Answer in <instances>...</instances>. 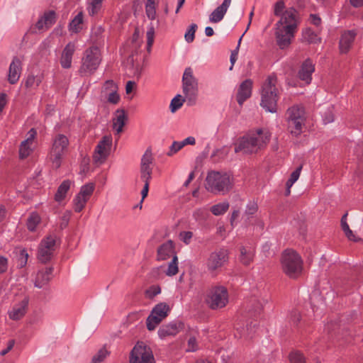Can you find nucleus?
<instances>
[{
    "label": "nucleus",
    "instance_id": "nucleus-1",
    "mask_svg": "<svg viewBox=\"0 0 363 363\" xmlns=\"http://www.w3.org/2000/svg\"><path fill=\"white\" fill-rule=\"evenodd\" d=\"M270 138L271 133L269 131L258 128L242 137L235 147V152H242L247 155L257 153L266 147Z\"/></svg>",
    "mask_w": 363,
    "mask_h": 363
},
{
    "label": "nucleus",
    "instance_id": "nucleus-2",
    "mask_svg": "<svg viewBox=\"0 0 363 363\" xmlns=\"http://www.w3.org/2000/svg\"><path fill=\"white\" fill-rule=\"evenodd\" d=\"M277 77L269 76L262 86L260 106L267 111L276 113L279 92L276 86Z\"/></svg>",
    "mask_w": 363,
    "mask_h": 363
},
{
    "label": "nucleus",
    "instance_id": "nucleus-3",
    "mask_svg": "<svg viewBox=\"0 0 363 363\" xmlns=\"http://www.w3.org/2000/svg\"><path fill=\"white\" fill-rule=\"evenodd\" d=\"M102 60L101 52L97 46H91L86 49L81 60L79 74L82 77L92 75L99 67Z\"/></svg>",
    "mask_w": 363,
    "mask_h": 363
},
{
    "label": "nucleus",
    "instance_id": "nucleus-4",
    "mask_svg": "<svg viewBox=\"0 0 363 363\" xmlns=\"http://www.w3.org/2000/svg\"><path fill=\"white\" fill-rule=\"evenodd\" d=\"M281 264L283 272L291 279H296L301 274L303 260L293 250L287 249L283 252Z\"/></svg>",
    "mask_w": 363,
    "mask_h": 363
},
{
    "label": "nucleus",
    "instance_id": "nucleus-5",
    "mask_svg": "<svg viewBox=\"0 0 363 363\" xmlns=\"http://www.w3.org/2000/svg\"><path fill=\"white\" fill-rule=\"evenodd\" d=\"M232 187L230 176L219 172H209L206 177V188L213 193H225Z\"/></svg>",
    "mask_w": 363,
    "mask_h": 363
},
{
    "label": "nucleus",
    "instance_id": "nucleus-6",
    "mask_svg": "<svg viewBox=\"0 0 363 363\" xmlns=\"http://www.w3.org/2000/svg\"><path fill=\"white\" fill-rule=\"evenodd\" d=\"M288 130L294 135H300L305 125V109L301 105H294L286 111Z\"/></svg>",
    "mask_w": 363,
    "mask_h": 363
},
{
    "label": "nucleus",
    "instance_id": "nucleus-7",
    "mask_svg": "<svg viewBox=\"0 0 363 363\" xmlns=\"http://www.w3.org/2000/svg\"><path fill=\"white\" fill-rule=\"evenodd\" d=\"M229 262V251L220 247L211 252L205 262L207 271L213 275L218 274Z\"/></svg>",
    "mask_w": 363,
    "mask_h": 363
},
{
    "label": "nucleus",
    "instance_id": "nucleus-8",
    "mask_svg": "<svg viewBox=\"0 0 363 363\" xmlns=\"http://www.w3.org/2000/svg\"><path fill=\"white\" fill-rule=\"evenodd\" d=\"M69 144V139L64 134H57L52 138L49 157L55 168L60 167L62 157L67 150Z\"/></svg>",
    "mask_w": 363,
    "mask_h": 363
},
{
    "label": "nucleus",
    "instance_id": "nucleus-9",
    "mask_svg": "<svg viewBox=\"0 0 363 363\" xmlns=\"http://www.w3.org/2000/svg\"><path fill=\"white\" fill-rule=\"evenodd\" d=\"M206 303L212 310L224 308L228 303V291L220 285L212 286L208 291Z\"/></svg>",
    "mask_w": 363,
    "mask_h": 363
},
{
    "label": "nucleus",
    "instance_id": "nucleus-10",
    "mask_svg": "<svg viewBox=\"0 0 363 363\" xmlns=\"http://www.w3.org/2000/svg\"><path fill=\"white\" fill-rule=\"evenodd\" d=\"M182 89L188 105H194L198 94V83L193 75V70L191 67H186L184 70L182 77Z\"/></svg>",
    "mask_w": 363,
    "mask_h": 363
},
{
    "label": "nucleus",
    "instance_id": "nucleus-11",
    "mask_svg": "<svg viewBox=\"0 0 363 363\" xmlns=\"http://www.w3.org/2000/svg\"><path fill=\"white\" fill-rule=\"evenodd\" d=\"M57 236L50 234L44 238L38 248L37 258L43 264L50 262L53 257L56 248Z\"/></svg>",
    "mask_w": 363,
    "mask_h": 363
},
{
    "label": "nucleus",
    "instance_id": "nucleus-12",
    "mask_svg": "<svg viewBox=\"0 0 363 363\" xmlns=\"http://www.w3.org/2000/svg\"><path fill=\"white\" fill-rule=\"evenodd\" d=\"M151 348L144 342H138L131 351L130 363H155Z\"/></svg>",
    "mask_w": 363,
    "mask_h": 363
},
{
    "label": "nucleus",
    "instance_id": "nucleus-13",
    "mask_svg": "<svg viewBox=\"0 0 363 363\" xmlns=\"http://www.w3.org/2000/svg\"><path fill=\"white\" fill-rule=\"evenodd\" d=\"M170 308L166 303L157 304L152 310L146 320L148 330H154L156 327L168 315Z\"/></svg>",
    "mask_w": 363,
    "mask_h": 363
},
{
    "label": "nucleus",
    "instance_id": "nucleus-14",
    "mask_svg": "<svg viewBox=\"0 0 363 363\" xmlns=\"http://www.w3.org/2000/svg\"><path fill=\"white\" fill-rule=\"evenodd\" d=\"M112 145V137L111 135H105L99 142L96 145L93 160L96 164L104 163L108 157Z\"/></svg>",
    "mask_w": 363,
    "mask_h": 363
},
{
    "label": "nucleus",
    "instance_id": "nucleus-15",
    "mask_svg": "<svg viewBox=\"0 0 363 363\" xmlns=\"http://www.w3.org/2000/svg\"><path fill=\"white\" fill-rule=\"evenodd\" d=\"M280 19L276 23V26H283L289 30H297L298 25V12L294 7L285 10L280 16Z\"/></svg>",
    "mask_w": 363,
    "mask_h": 363
},
{
    "label": "nucleus",
    "instance_id": "nucleus-16",
    "mask_svg": "<svg viewBox=\"0 0 363 363\" xmlns=\"http://www.w3.org/2000/svg\"><path fill=\"white\" fill-rule=\"evenodd\" d=\"M356 30H344L339 40V51L342 55L347 54L353 46L354 40L357 37Z\"/></svg>",
    "mask_w": 363,
    "mask_h": 363
},
{
    "label": "nucleus",
    "instance_id": "nucleus-17",
    "mask_svg": "<svg viewBox=\"0 0 363 363\" xmlns=\"http://www.w3.org/2000/svg\"><path fill=\"white\" fill-rule=\"evenodd\" d=\"M296 32V30H289L283 26H276L275 35L278 46L281 49L288 47L291 44Z\"/></svg>",
    "mask_w": 363,
    "mask_h": 363
},
{
    "label": "nucleus",
    "instance_id": "nucleus-18",
    "mask_svg": "<svg viewBox=\"0 0 363 363\" xmlns=\"http://www.w3.org/2000/svg\"><path fill=\"white\" fill-rule=\"evenodd\" d=\"M184 323L180 320H174L167 324L162 325L158 330L157 333L161 339L167 337L175 336L183 328Z\"/></svg>",
    "mask_w": 363,
    "mask_h": 363
},
{
    "label": "nucleus",
    "instance_id": "nucleus-19",
    "mask_svg": "<svg viewBox=\"0 0 363 363\" xmlns=\"http://www.w3.org/2000/svg\"><path fill=\"white\" fill-rule=\"evenodd\" d=\"M29 298L25 296L18 303L15 304L9 312L10 319L18 320L21 319L26 313L28 306Z\"/></svg>",
    "mask_w": 363,
    "mask_h": 363
},
{
    "label": "nucleus",
    "instance_id": "nucleus-20",
    "mask_svg": "<svg viewBox=\"0 0 363 363\" xmlns=\"http://www.w3.org/2000/svg\"><path fill=\"white\" fill-rule=\"evenodd\" d=\"M315 71V65L310 58L304 60L298 72V77L304 81L307 84H310L312 79V74Z\"/></svg>",
    "mask_w": 363,
    "mask_h": 363
},
{
    "label": "nucleus",
    "instance_id": "nucleus-21",
    "mask_svg": "<svg viewBox=\"0 0 363 363\" xmlns=\"http://www.w3.org/2000/svg\"><path fill=\"white\" fill-rule=\"evenodd\" d=\"M252 89V81L250 79L242 82L238 89L236 99L239 105L242 104L251 96Z\"/></svg>",
    "mask_w": 363,
    "mask_h": 363
},
{
    "label": "nucleus",
    "instance_id": "nucleus-22",
    "mask_svg": "<svg viewBox=\"0 0 363 363\" xmlns=\"http://www.w3.org/2000/svg\"><path fill=\"white\" fill-rule=\"evenodd\" d=\"M54 268L45 267L38 270L35 279L34 285L39 289L43 288L52 279Z\"/></svg>",
    "mask_w": 363,
    "mask_h": 363
},
{
    "label": "nucleus",
    "instance_id": "nucleus-23",
    "mask_svg": "<svg viewBox=\"0 0 363 363\" xmlns=\"http://www.w3.org/2000/svg\"><path fill=\"white\" fill-rule=\"evenodd\" d=\"M76 47L74 43L69 42L62 50L60 57V65L64 69H69L72 66V57Z\"/></svg>",
    "mask_w": 363,
    "mask_h": 363
},
{
    "label": "nucleus",
    "instance_id": "nucleus-24",
    "mask_svg": "<svg viewBox=\"0 0 363 363\" xmlns=\"http://www.w3.org/2000/svg\"><path fill=\"white\" fill-rule=\"evenodd\" d=\"M56 20L57 15L54 11H46L36 22L35 27L38 30H48L55 23Z\"/></svg>",
    "mask_w": 363,
    "mask_h": 363
},
{
    "label": "nucleus",
    "instance_id": "nucleus-25",
    "mask_svg": "<svg viewBox=\"0 0 363 363\" xmlns=\"http://www.w3.org/2000/svg\"><path fill=\"white\" fill-rule=\"evenodd\" d=\"M21 73V62L14 57L10 64L8 74V81L11 84H15L19 79Z\"/></svg>",
    "mask_w": 363,
    "mask_h": 363
},
{
    "label": "nucleus",
    "instance_id": "nucleus-26",
    "mask_svg": "<svg viewBox=\"0 0 363 363\" xmlns=\"http://www.w3.org/2000/svg\"><path fill=\"white\" fill-rule=\"evenodd\" d=\"M127 121L128 116L125 111L124 109H117L113 118V128L118 134L123 131V128Z\"/></svg>",
    "mask_w": 363,
    "mask_h": 363
},
{
    "label": "nucleus",
    "instance_id": "nucleus-27",
    "mask_svg": "<svg viewBox=\"0 0 363 363\" xmlns=\"http://www.w3.org/2000/svg\"><path fill=\"white\" fill-rule=\"evenodd\" d=\"M231 0H224L221 5L218 6L209 16V21L212 23H218L224 17Z\"/></svg>",
    "mask_w": 363,
    "mask_h": 363
},
{
    "label": "nucleus",
    "instance_id": "nucleus-28",
    "mask_svg": "<svg viewBox=\"0 0 363 363\" xmlns=\"http://www.w3.org/2000/svg\"><path fill=\"white\" fill-rule=\"evenodd\" d=\"M174 253V245L173 242L169 240L162 244L157 250V259L165 260Z\"/></svg>",
    "mask_w": 363,
    "mask_h": 363
},
{
    "label": "nucleus",
    "instance_id": "nucleus-29",
    "mask_svg": "<svg viewBox=\"0 0 363 363\" xmlns=\"http://www.w3.org/2000/svg\"><path fill=\"white\" fill-rule=\"evenodd\" d=\"M240 261L244 265H249L253 260L254 257V250L252 247H246L242 246L240 249Z\"/></svg>",
    "mask_w": 363,
    "mask_h": 363
},
{
    "label": "nucleus",
    "instance_id": "nucleus-30",
    "mask_svg": "<svg viewBox=\"0 0 363 363\" xmlns=\"http://www.w3.org/2000/svg\"><path fill=\"white\" fill-rule=\"evenodd\" d=\"M71 181L69 179L64 180L57 188L55 194V200L57 202H61L66 197L67 193L70 189Z\"/></svg>",
    "mask_w": 363,
    "mask_h": 363
},
{
    "label": "nucleus",
    "instance_id": "nucleus-31",
    "mask_svg": "<svg viewBox=\"0 0 363 363\" xmlns=\"http://www.w3.org/2000/svg\"><path fill=\"white\" fill-rule=\"evenodd\" d=\"M104 1V0H87V11L89 16H94L100 12Z\"/></svg>",
    "mask_w": 363,
    "mask_h": 363
},
{
    "label": "nucleus",
    "instance_id": "nucleus-32",
    "mask_svg": "<svg viewBox=\"0 0 363 363\" xmlns=\"http://www.w3.org/2000/svg\"><path fill=\"white\" fill-rule=\"evenodd\" d=\"M41 221L40 216L36 212H32L27 218L26 226L29 231L34 232Z\"/></svg>",
    "mask_w": 363,
    "mask_h": 363
},
{
    "label": "nucleus",
    "instance_id": "nucleus-33",
    "mask_svg": "<svg viewBox=\"0 0 363 363\" xmlns=\"http://www.w3.org/2000/svg\"><path fill=\"white\" fill-rule=\"evenodd\" d=\"M83 13L79 12L69 23V29L74 33H79L82 29Z\"/></svg>",
    "mask_w": 363,
    "mask_h": 363
},
{
    "label": "nucleus",
    "instance_id": "nucleus-34",
    "mask_svg": "<svg viewBox=\"0 0 363 363\" xmlns=\"http://www.w3.org/2000/svg\"><path fill=\"white\" fill-rule=\"evenodd\" d=\"M89 199L84 198V196H81L77 194L73 200L74 211L77 213L81 212L85 207Z\"/></svg>",
    "mask_w": 363,
    "mask_h": 363
},
{
    "label": "nucleus",
    "instance_id": "nucleus-35",
    "mask_svg": "<svg viewBox=\"0 0 363 363\" xmlns=\"http://www.w3.org/2000/svg\"><path fill=\"white\" fill-rule=\"evenodd\" d=\"M303 36L310 43H316L320 41V38L311 28H307L303 31Z\"/></svg>",
    "mask_w": 363,
    "mask_h": 363
},
{
    "label": "nucleus",
    "instance_id": "nucleus-36",
    "mask_svg": "<svg viewBox=\"0 0 363 363\" xmlns=\"http://www.w3.org/2000/svg\"><path fill=\"white\" fill-rule=\"evenodd\" d=\"M145 13L149 19H155L156 8L155 0H147L145 3Z\"/></svg>",
    "mask_w": 363,
    "mask_h": 363
},
{
    "label": "nucleus",
    "instance_id": "nucleus-37",
    "mask_svg": "<svg viewBox=\"0 0 363 363\" xmlns=\"http://www.w3.org/2000/svg\"><path fill=\"white\" fill-rule=\"evenodd\" d=\"M228 208L229 203L228 202H223L211 206V211L215 216H220L224 214L228 210Z\"/></svg>",
    "mask_w": 363,
    "mask_h": 363
},
{
    "label": "nucleus",
    "instance_id": "nucleus-38",
    "mask_svg": "<svg viewBox=\"0 0 363 363\" xmlns=\"http://www.w3.org/2000/svg\"><path fill=\"white\" fill-rule=\"evenodd\" d=\"M41 77H35L33 74H29L25 81V86L26 88L38 87L41 83Z\"/></svg>",
    "mask_w": 363,
    "mask_h": 363
},
{
    "label": "nucleus",
    "instance_id": "nucleus-39",
    "mask_svg": "<svg viewBox=\"0 0 363 363\" xmlns=\"http://www.w3.org/2000/svg\"><path fill=\"white\" fill-rule=\"evenodd\" d=\"M147 37V50L150 52L152 46L155 39V27L152 23H151L148 27V30L146 33Z\"/></svg>",
    "mask_w": 363,
    "mask_h": 363
},
{
    "label": "nucleus",
    "instance_id": "nucleus-40",
    "mask_svg": "<svg viewBox=\"0 0 363 363\" xmlns=\"http://www.w3.org/2000/svg\"><path fill=\"white\" fill-rule=\"evenodd\" d=\"M94 190V184L92 183H89L83 185L78 194L81 196H84V198L89 199L91 196L92 195Z\"/></svg>",
    "mask_w": 363,
    "mask_h": 363
},
{
    "label": "nucleus",
    "instance_id": "nucleus-41",
    "mask_svg": "<svg viewBox=\"0 0 363 363\" xmlns=\"http://www.w3.org/2000/svg\"><path fill=\"white\" fill-rule=\"evenodd\" d=\"M140 173L143 182H150L152 179V167L140 165Z\"/></svg>",
    "mask_w": 363,
    "mask_h": 363
},
{
    "label": "nucleus",
    "instance_id": "nucleus-42",
    "mask_svg": "<svg viewBox=\"0 0 363 363\" xmlns=\"http://www.w3.org/2000/svg\"><path fill=\"white\" fill-rule=\"evenodd\" d=\"M178 272V258L176 254L174 255L172 260L169 262L168 265L167 270L166 271V274L167 276H174Z\"/></svg>",
    "mask_w": 363,
    "mask_h": 363
},
{
    "label": "nucleus",
    "instance_id": "nucleus-43",
    "mask_svg": "<svg viewBox=\"0 0 363 363\" xmlns=\"http://www.w3.org/2000/svg\"><path fill=\"white\" fill-rule=\"evenodd\" d=\"M28 257H29V255L26 249H21L19 250L18 257H17V263H18V267L19 268H23L26 265Z\"/></svg>",
    "mask_w": 363,
    "mask_h": 363
},
{
    "label": "nucleus",
    "instance_id": "nucleus-44",
    "mask_svg": "<svg viewBox=\"0 0 363 363\" xmlns=\"http://www.w3.org/2000/svg\"><path fill=\"white\" fill-rule=\"evenodd\" d=\"M29 143H28V140H23L19 148V156L20 158L24 159L27 157L31 152L32 149L30 147Z\"/></svg>",
    "mask_w": 363,
    "mask_h": 363
},
{
    "label": "nucleus",
    "instance_id": "nucleus-45",
    "mask_svg": "<svg viewBox=\"0 0 363 363\" xmlns=\"http://www.w3.org/2000/svg\"><path fill=\"white\" fill-rule=\"evenodd\" d=\"M257 210L258 206L257 203L253 201H250L246 206L244 216H246L247 219H250V218L257 213Z\"/></svg>",
    "mask_w": 363,
    "mask_h": 363
},
{
    "label": "nucleus",
    "instance_id": "nucleus-46",
    "mask_svg": "<svg viewBox=\"0 0 363 363\" xmlns=\"http://www.w3.org/2000/svg\"><path fill=\"white\" fill-rule=\"evenodd\" d=\"M186 100V99H182V96L178 94L171 101L170 104V109L172 112H175L177 109H179L182 105L183 103Z\"/></svg>",
    "mask_w": 363,
    "mask_h": 363
},
{
    "label": "nucleus",
    "instance_id": "nucleus-47",
    "mask_svg": "<svg viewBox=\"0 0 363 363\" xmlns=\"http://www.w3.org/2000/svg\"><path fill=\"white\" fill-rule=\"evenodd\" d=\"M109 352L105 348L99 350L92 357L91 363H101L106 358Z\"/></svg>",
    "mask_w": 363,
    "mask_h": 363
},
{
    "label": "nucleus",
    "instance_id": "nucleus-48",
    "mask_svg": "<svg viewBox=\"0 0 363 363\" xmlns=\"http://www.w3.org/2000/svg\"><path fill=\"white\" fill-rule=\"evenodd\" d=\"M153 157L151 150L150 148L147 149L145 152L144 155L142 157L140 165L141 166H149L151 167L152 164Z\"/></svg>",
    "mask_w": 363,
    "mask_h": 363
},
{
    "label": "nucleus",
    "instance_id": "nucleus-49",
    "mask_svg": "<svg viewBox=\"0 0 363 363\" xmlns=\"http://www.w3.org/2000/svg\"><path fill=\"white\" fill-rule=\"evenodd\" d=\"M196 29L197 25L196 23H192L190 26L189 29L186 32L184 35V38L187 43H191L194 41Z\"/></svg>",
    "mask_w": 363,
    "mask_h": 363
},
{
    "label": "nucleus",
    "instance_id": "nucleus-50",
    "mask_svg": "<svg viewBox=\"0 0 363 363\" xmlns=\"http://www.w3.org/2000/svg\"><path fill=\"white\" fill-rule=\"evenodd\" d=\"M289 360L291 363H304L305 358L302 353L299 352H292L289 354Z\"/></svg>",
    "mask_w": 363,
    "mask_h": 363
},
{
    "label": "nucleus",
    "instance_id": "nucleus-51",
    "mask_svg": "<svg viewBox=\"0 0 363 363\" xmlns=\"http://www.w3.org/2000/svg\"><path fill=\"white\" fill-rule=\"evenodd\" d=\"M161 293V288L157 285H153L146 290V296L149 298H153L155 296Z\"/></svg>",
    "mask_w": 363,
    "mask_h": 363
},
{
    "label": "nucleus",
    "instance_id": "nucleus-52",
    "mask_svg": "<svg viewBox=\"0 0 363 363\" xmlns=\"http://www.w3.org/2000/svg\"><path fill=\"white\" fill-rule=\"evenodd\" d=\"M230 148L228 147L224 146L220 149L216 150L211 157H218L219 159L225 158L229 153Z\"/></svg>",
    "mask_w": 363,
    "mask_h": 363
},
{
    "label": "nucleus",
    "instance_id": "nucleus-53",
    "mask_svg": "<svg viewBox=\"0 0 363 363\" xmlns=\"http://www.w3.org/2000/svg\"><path fill=\"white\" fill-rule=\"evenodd\" d=\"M340 326L337 322L331 321L328 323L325 326L324 330L328 334L333 336V333H335L336 330L339 329Z\"/></svg>",
    "mask_w": 363,
    "mask_h": 363
},
{
    "label": "nucleus",
    "instance_id": "nucleus-54",
    "mask_svg": "<svg viewBox=\"0 0 363 363\" xmlns=\"http://www.w3.org/2000/svg\"><path fill=\"white\" fill-rule=\"evenodd\" d=\"M285 8V3L283 0L278 1L274 4V14L276 16H281L282 13H284V9Z\"/></svg>",
    "mask_w": 363,
    "mask_h": 363
},
{
    "label": "nucleus",
    "instance_id": "nucleus-55",
    "mask_svg": "<svg viewBox=\"0 0 363 363\" xmlns=\"http://www.w3.org/2000/svg\"><path fill=\"white\" fill-rule=\"evenodd\" d=\"M193 237V233L191 231H182L179 234L180 240L186 245H189L191 242Z\"/></svg>",
    "mask_w": 363,
    "mask_h": 363
},
{
    "label": "nucleus",
    "instance_id": "nucleus-56",
    "mask_svg": "<svg viewBox=\"0 0 363 363\" xmlns=\"http://www.w3.org/2000/svg\"><path fill=\"white\" fill-rule=\"evenodd\" d=\"M198 350L197 340L195 337H190L187 342L186 352H195Z\"/></svg>",
    "mask_w": 363,
    "mask_h": 363
},
{
    "label": "nucleus",
    "instance_id": "nucleus-57",
    "mask_svg": "<svg viewBox=\"0 0 363 363\" xmlns=\"http://www.w3.org/2000/svg\"><path fill=\"white\" fill-rule=\"evenodd\" d=\"M241 40H242V37L240 38L236 48L231 52L230 59V63H231V66L230 67V70H231L233 69V65H234V64H235V61L237 60V56H238V54L239 48H240V45Z\"/></svg>",
    "mask_w": 363,
    "mask_h": 363
},
{
    "label": "nucleus",
    "instance_id": "nucleus-58",
    "mask_svg": "<svg viewBox=\"0 0 363 363\" xmlns=\"http://www.w3.org/2000/svg\"><path fill=\"white\" fill-rule=\"evenodd\" d=\"M184 146H182V142L174 141L170 146L169 152L167 153L168 156H172L179 150H180Z\"/></svg>",
    "mask_w": 363,
    "mask_h": 363
},
{
    "label": "nucleus",
    "instance_id": "nucleus-59",
    "mask_svg": "<svg viewBox=\"0 0 363 363\" xmlns=\"http://www.w3.org/2000/svg\"><path fill=\"white\" fill-rule=\"evenodd\" d=\"M289 320L294 325H297L301 320L300 313L296 310H293L289 315Z\"/></svg>",
    "mask_w": 363,
    "mask_h": 363
},
{
    "label": "nucleus",
    "instance_id": "nucleus-60",
    "mask_svg": "<svg viewBox=\"0 0 363 363\" xmlns=\"http://www.w3.org/2000/svg\"><path fill=\"white\" fill-rule=\"evenodd\" d=\"M309 21L311 24L316 27L320 26L322 23L321 18L319 16V15L315 13H311L309 15Z\"/></svg>",
    "mask_w": 363,
    "mask_h": 363
},
{
    "label": "nucleus",
    "instance_id": "nucleus-61",
    "mask_svg": "<svg viewBox=\"0 0 363 363\" xmlns=\"http://www.w3.org/2000/svg\"><path fill=\"white\" fill-rule=\"evenodd\" d=\"M120 96L117 94V89L113 90L108 97V101L113 104H117L119 102Z\"/></svg>",
    "mask_w": 363,
    "mask_h": 363
},
{
    "label": "nucleus",
    "instance_id": "nucleus-62",
    "mask_svg": "<svg viewBox=\"0 0 363 363\" xmlns=\"http://www.w3.org/2000/svg\"><path fill=\"white\" fill-rule=\"evenodd\" d=\"M8 269V259L0 256V274L6 272Z\"/></svg>",
    "mask_w": 363,
    "mask_h": 363
},
{
    "label": "nucleus",
    "instance_id": "nucleus-63",
    "mask_svg": "<svg viewBox=\"0 0 363 363\" xmlns=\"http://www.w3.org/2000/svg\"><path fill=\"white\" fill-rule=\"evenodd\" d=\"M301 169L302 165H300L291 174L289 179L295 183L299 178Z\"/></svg>",
    "mask_w": 363,
    "mask_h": 363
},
{
    "label": "nucleus",
    "instance_id": "nucleus-64",
    "mask_svg": "<svg viewBox=\"0 0 363 363\" xmlns=\"http://www.w3.org/2000/svg\"><path fill=\"white\" fill-rule=\"evenodd\" d=\"M334 121V116L330 110H328L323 116V122L325 124L332 123Z\"/></svg>",
    "mask_w": 363,
    "mask_h": 363
}]
</instances>
